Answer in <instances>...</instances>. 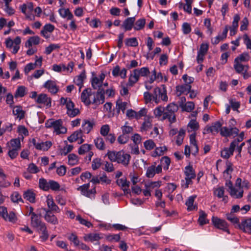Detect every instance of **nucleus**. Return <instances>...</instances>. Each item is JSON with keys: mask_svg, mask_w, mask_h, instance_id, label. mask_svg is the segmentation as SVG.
Listing matches in <instances>:
<instances>
[{"mask_svg": "<svg viewBox=\"0 0 251 251\" xmlns=\"http://www.w3.org/2000/svg\"><path fill=\"white\" fill-rule=\"evenodd\" d=\"M178 106L174 102L169 104L166 107L158 106L154 110L155 117L161 121L167 119L171 124L176 122L175 113Z\"/></svg>", "mask_w": 251, "mask_h": 251, "instance_id": "f257e3e1", "label": "nucleus"}, {"mask_svg": "<svg viewBox=\"0 0 251 251\" xmlns=\"http://www.w3.org/2000/svg\"><path fill=\"white\" fill-rule=\"evenodd\" d=\"M150 73L148 67L134 69L133 71V74H131L129 77L128 85L132 86L134 84L139 80L140 76H147Z\"/></svg>", "mask_w": 251, "mask_h": 251, "instance_id": "f03ea898", "label": "nucleus"}, {"mask_svg": "<svg viewBox=\"0 0 251 251\" xmlns=\"http://www.w3.org/2000/svg\"><path fill=\"white\" fill-rule=\"evenodd\" d=\"M60 104L65 105L67 109V114L70 117H74L80 113L79 110L75 108V103L69 98L62 97L60 100Z\"/></svg>", "mask_w": 251, "mask_h": 251, "instance_id": "7ed1b4c3", "label": "nucleus"}, {"mask_svg": "<svg viewBox=\"0 0 251 251\" xmlns=\"http://www.w3.org/2000/svg\"><path fill=\"white\" fill-rule=\"evenodd\" d=\"M161 88L158 87H155L153 92L152 96L153 97V101L155 103H158L159 99L164 101L168 100V96L167 95L166 87L165 85H161Z\"/></svg>", "mask_w": 251, "mask_h": 251, "instance_id": "20e7f679", "label": "nucleus"}, {"mask_svg": "<svg viewBox=\"0 0 251 251\" xmlns=\"http://www.w3.org/2000/svg\"><path fill=\"white\" fill-rule=\"evenodd\" d=\"M211 222L216 228L226 232L229 234L230 233L228 228V224L225 220L213 216Z\"/></svg>", "mask_w": 251, "mask_h": 251, "instance_id": "39448f33", "label": "nucleus"}, {"mask_svg": "<svg viewBox=\"0 0 251 251\" xmlns=\"http://www.w3.org/2000/svg\"><path fill=\"white\" fill-rule=\"evenodd\" d=\"M225 185L227 187H228V191L232 197L236 199H240L243 197V190H238L237 189L234 188L233 186L232 183L230 180H226Z\"/></svg>", "mask_w": 251, "mask_h": 251, "instance_id": "423d86ee", "label": "nucleus"}, {"mask_svg": "<svg viewBox=\"0 0 251 251\" xmlns=\"http://www.w3.org/2000/svg\"><path fill=\"white\" fill-rule=\"evenodd\" d=\"M117 155L116 162L119 164H122L125 166H127L131 158L130 155L125 153L123 151H118Z\"/></svg>", "mask_w": 251, "mask_h": 251, "instance_id": "0eeeda50", "label": "nucleus"}, {"mask_svg": "<svg viewBox=\"0 0 251 251\" xmlns=\"http://www.w3.org/2000/svg\"><path fill=\"white\" fill-rule=\"evenodd\" d=\"M105 75L103 73H101L99 77L96 76H93L92 77L91 82L92 87L94 89H99V88H102V83L104 79Z\"/></svg>", "mask_w": 251, "mask_h": 251, "instance_id": "6e6552de", "label": "nucleus"}, {"mask_svg": "<svg viewBox=\"0 0 251 251\" xmlns=\"http://www.w3.org/2000/svg\"><path fill=\"white\" fill-rule=\"evenodd\" d=\"M41 217V214H38L37 213H35L32 216L30 217V224L33 227L38 229L41 226L46 224L44 222L42 221Z\"/></svg>", "mask_w": 251, "mask_h": 251, "instance_id": "1a4fd4ad", "label": "nucleus"}, {"mask_svg": "<svg viewBox=\"0 0 251 251\" xmlns=\"http://www.w3.org/2000/svg\"><path fill=\"white\" fill-rule=\"evenodd\" d=\"M36 103L38 104H43L48 107H50L51 104V99L48 97L46 94H39L35 100Z\"/></svg>", "mask_w": 251, "mask_h": 251, "instance_id": "9d476101", "label": "nucleus"}, {"mask_svg": "<svg viewBox=\"0 0 251 251\" xmlns=\"http://www.w3.org/2000/svg\"><path fill=\"white\" fill-rule=\"evenodd\" d=\"M105 90L103 88H99L94 97L92 103L102 104L105 100Z\"/></svg>", "mask_w": 251, "mask_h": 251, "instance_id": "9b49d317", "label": "nucleus"}, {"mask_svg": "<svg viewBox=\"0 0 251 251\" xmlns=\"http://www.w3.org/2000/svg\"><path fill=\"white\" fill-rule=\"evenodd\" d=\"M48 208H43L42 209L44 211L49 210L52 212L58 213L60 212L59 207L55 203L52 198H48L46 201Z\"/></svg>", "mask_w": 251, "mask_h": 251, "instance_id": "f8f14e48", "label": "nucleus"}, {"mask_svg": "<svg viewBox=\"0 0 251 251\" xmlns=\"http://www.w3.org/2000/svg\"><path fill=\"white\" fill-rule=\"evenodd\" d=\"M92 90L91 88L85 89L81 94L80 99L86 105H89L92 102L90 100V97L92 95Z\"/></svg>", "mask_w": 251, "mask_h": 251, "instance_id": "ddd939ff", "label": "nucleus"}, {"mask_svg": "<svg viewBox=\"0 0 251 251\" xmlns=\"http://www.w3.org/2000/svg\"><path fill=\"white\" fill-rule=\"evenodd\" d=\"M43 87L48 90L52 94H56L59 91V88L56 82L51 80H48L43 85Z\"/></svg>", "mask_w": 251, "mask_h": 251, "instance_id": "4468645a", "label": "nucleus"}, {"mask_svg": "<svg viewBox=\"0 0 251 251\" xmlns=\"http://www.w3.org/2000/svg\"><path fill=\"white\" fill-rule=\"evenodd\" d=\"M192 88L191 85L183 84L177 85L176 87V94L177 97H180L181 95H187Z\"/></svg>", "mask_w": 251, "mask_h": 251, "instance_id": "2eb2a0df", "label": "nucleus"}, {"mask_svg": "<svg viewBox=\"0 0 251 251\" xmlns=\"http://www.w3.org/2000/svg\"><path fill=\"white\" fill-rule=\"evenodd\" d=\"M45 212V214L44 218L47 222L53 225H56L58 224V219L53 214L54 212H50L49 210Z\"/></svg>", "mask_w": 251, "mask_h": 251, "instance_id": "dca6fc26", "label": "nucleus"}, {"mask_svg": "<svg viewBox=\"0 0 251 251\" xmlns=\"http://www.w3.org/2000/svg\"><path fill=\"white\" fill-rule=\"evenodd\" d=\"M2 216L6 221H8L13 223H16L17 221V217L15 213L13 211H10L8 213L6 208L3 209Z\"/></svg>", "mask_w": 251, "mask_h": 251, "instance_id": "f3484780", "label": "nucleus"}, {"mask_svg": "<svg viewBox=\"0 0 251 251\" xmlns=\"http://www.w3.org/2000/svg\"><path fill=\"white\" fill-rule=\"evenodd\" d=\"M239 228L244 232L251 234V218H248L241 222L238 225Z\"/></svg>", "mask_w": 251, "mask_h": 251, "instance_id": "a211bd4d", "label": "nucleus"}, {"mask_svg": "<svg viewBox=\"0 0 251 251\" xmlns=\"http://www.w3.org/2000/svg\"><path fill=\"white\" fill-rule=\"evenodd\" d=\"M52 127L57 134L65 133L67 130L66 127L62 126V121L61 119L54 121Z\"/></svg>", "mask_w": 251, "mask_h": 251, "instance_id": "6ab92c4d", "label": "nucleus"}, {"mask_svg": "<svg viewBox=\"0 0 251 251\" xmlns=\"http://www.w3.org/2000/svg\"><path fill=\"white\" fill-rule=\"evenodd\" d=\"M95 123L93 120L92 121L88 120H84L82 125V132H84L86 134H88L93 129Z\"/></svg>", "mask_w": 251, "mask_h": 251, "instance_id": "aec40b11", "label": "nucleus"}, {"mask_svg": "<svg viewBox=\"0 0 251 251\" xmlns=\"http://www.w3.org/2000/svg\"><path fill=\"white\" fill-rule=\"evenodd\" d=\"M135 21V17L127 18L124 21L122 27L124 28L125 31H129L132 28Z\"/></svg>", "mask_w": 251, "mask_h": 251, "instance_id": "412c9836", "label": "nucleus"}, {"mask_svg": "<svg viewBox=\"0 0 251 251\" xmlns=\"http://www.w3.org/2000/svg\"><path fill=\"white\" fill-rule=\"evenodd\" d=\"M223 123L220 121H216L212 123V126L208 127L207 129V132H211L213 134L218 133L222 128Z\"/></svg>", "mask_w": 251, "mask_h": 251, "instance_id": "4be33fe9", "label": "nucleus"}, {"mask_svg": "<svg viewBox=\"0 0 251 251\" xmlns=\"http://www.w3.org/2000/svg\"><path fill=\"white\" fill-rule=\"evenodd\" d=\"M196 197V195L191 196L189 197L186 201L185 205L187 206V210L188 211L197 209V206L196 205H194V202Z\"/></svg>", "mask_w": 251, "mask_h": 251, "instance_id": "5701e85b", "label": "nucleus"}, {"mask_svg": "<svg viewBox=\"0 0 251 251\" xmlns=\"http://www.w3.org/2000/svg\"><path fill=\"white\" fill-rule=\"evenodd\" d=\"M35 196L36 194L32 189H28L23 194L24 198L31 203L35 202Z\"/></svg>", "mask_w": 251, "mask_h": 251, "instance_id": "b1692460", "label": "nucleus"}, {"mask_svg": "<svg viewBox=\"0 0 251 251\" xmlns=\"http://www.w3.org/2000/svg\"><path fill=\"white\" fill-rule=\"evenodd\" d=\"M13 114L16 116V118L21 120L25 118V111L23 110L22 106H16L13 108Z\"/></svg>", "mask_w": 251, "mask_h": 251, "instance_id": "393cba45", "label": "nucleus"}, {"mask_svg": "<svg viewBox=\"0 0 251 251\" xmlns=\"http://www.w3.org/2000/svg\"><path fill=\"white\" fill-rule=\"evenodd\" d=\"M235 149L230 145L229 148H225L221 151V156L225 159H228L233 155Z\"/></svg>", "mask_w": 251, "mask_h": 251, "instance_id": "a878e982", "label": "nucleus"}, {"mask_svg": "<svg viewBox=\"0 0 251 251\" xmlns=\"http://www.w3.org/2000/svg\"><path fill=\"white\" fill-rule=\"evenodd\" d=\"M184 174L187 177L194 178L196 176L195 170L193 168V166L189 164V165L185 167Z\"/></svg>", "mask_w": 251, "mask_h": 251, "instance_id": "bb28decb", "label": "nucleus"}, {"mask_svg": "<svg viewBox=\"0 0 251 251\" xmlns=\"http://www.w3.org/2000/svg\"><path fill=\"white\" fill-rule=\"evenodd\" d=\"M37 230L38 232H42V235H40V238L43 242H45L48 240L49 238V234L48 232L46 224L37 229Z\"/></svg>", "mask_w": 251, "mask_h": 251, "instance_id": "cd10ccee", "label": "nucleus"}, {"mask_svg": "<svg viewBox=\"0 0 251 251\" xmlns=\"http://www.w3.org/2000/svg\"><path fill=\"white\" fill-rule=\"evenodd\" d=\"M58 12L62 18H67L68 20H72L74 18L73 14L68 8H60L58 10Z\"/></svg>", "mask_w": 251, "mask_h": 251, "instance_id": "c85d7f7f", "label": "nucleus"}, {"mask_svg": "<svg viewBox=\"0 0 251 251\" xmlns=\"http://www.w3.org/2000/svg\"><path fill=\"white\" fill-rule=\"evenodd\" d=\"M100 235L99 233H90L84 236V240L85 241H90L91 242L98 241L102 238Z\"/></svg>", "mask_w": 251, "mask_h": 251, "instance_id": "c756f323", "label": "nucleus"}, {"mask_svg": "<svg viewBox=\"0 0 251 251\" xmlns=\"http://www.w3.org/2000/svg\"><path fill=\"white\" fill-rule=\"evenodd\" d=\"M94 143L96 147L99 150L103 151L105 149V144L103 139L101 137H98L94 139Z\"/></svg>", "mask_w": 251, "mask_h": 251, "instance_id": "7c9ffc66", "label": "nucleus"}, {"mask_svg": "<svg viewBox=\"0 0 251 251\" xmlns=\"http://www.w3.org/2000/svg\"><path fill=\"white\" fill-rule=\"evenodd\" d=\"M85 78V72H82L79 75L77 76L74 79V82L76 84V85L79 86V91H80L81 87L83 85V81Z\"/></svg>", "mask_w": 251, "mask_h": 251, "instance_id": "2f4dec72", "label": "nucleus"}, {"mask_svg": "<svg viewBox=\"0 0 251 251\" xmlns=\"http://www.w3.org/2000/svg\"><path fill=\"white\" fill-rule=\"evenodd\" d=\"M40 38L38 36L31 37L26 42L25 46L27 48H30L32 45H38L40 43Z\"/></svg>", "mask_w": 251, "mask_h": 251, "instance_id": "473e14b6", "label": "nucleus"}, {"mask_svg": "<svg viewBox=\"0 0 251 251\" xmlns=\"http://www.w3.org/2000/svg\"><path fill=\"white\" fill-rule=\"evenodd\" d=\"M127 102H122L121 100H119L116 101V108L117 110V113L118 115L120 114V110H121L123 113H125V110L126 108Z\"/></svg>", "mask_w": 251, "mask_h": 251, "instance_id": "72a5a7b5", "label": "nucleus"}, {"mask_svg": "<svg viewBox=\"0 0 251 251\" xmlns=\"http://www.w3.org/2000/svg\"><path fill=\"white\" fill-rule=\"evenodd\" d=\"M82 137V130L79 129L75 131L72 134L68 137V141L71 142H74Z\"/></svg>", "mask_w": 251, "mask_h": 251, "instance_id": "f704fd0d", "label": "nucleus"}, {"mask_svg": "<svg viewBox=\"0 0 251 251\" xmlns=\"http://www.w3.org/2000/svg\"><path fill=\"white\" fill-rule=\"evenodd\" d=\"M250 60V55L248 52H243L236 57L234 62H239L241 63L242 62H247Z\"/></svg>", "mask_w": 251, "mask_h": 251, "instance_id": "c9c22d12", "label": "nucleus"}, {"mask_svg": "<svg viewBox=\"0 0 251 251\" xmlns=\"http://www.w3.org/2000/svg\"><path fill=\"white\" fill-rule=\"evenodd\" d=\"M207 215L204 211L201 210L200 211V216L198 219V222L201 226H203L208 223L209 221L206 219Z\"/></svg>", "mask_w": 251, "mask_h": 251, "instance_id": "e433bc0d", "label": "nucleus"}, {"mask_svg": "<svg viewBox=\"0 0 251 251\" xmlns=\"http://www.w3.org/2000/svg\"><path fill=\"white\" fill-rule=\"evenodd\" d=\"M185 135V130L181 128L178 131V135L176 136V144L177 145L180 146L182 144Z\"/></svg>", "mask_w": 251, "mask_h": 251, "instance_id": "4c0bfd02", "label": "nucleus"}, {"mask_svg": "<svg viewBox=\"0 0 251 251\" xmlns=\"http://www.w3.org/2000/svg\"><path fill=\"white\" fill-rule=\"evenodd\" d=\"M146 24V19L144 18H141L138 20L134 24V29L135 30H140L143 29Z\"/></svg>", "mask_w": 251, "mask_h": 251, "instance_id": "58836bf2", "label": "nucleus"}, {"mask_svg": "<svg viewBox=\"0 0 251 251\" xmlns=\"http://www.w3.org/2000/svg\"><path fill=\"white\" fill-rule=\"evenodd\" d=\"M39 187L41 189L45 191H49V181L45 178H40L39 180Z\"/></svg>", "mask_w": 251, "mask_h": 251, "instance_id": "ea45409f", "label": "nucleus"}, {"mask_svg": "<svg viewBox=\"0 0 251 251\" xmlns=\"http://www.w3.org/2000/svg\"><path fill=\"white\" fill-rule=\"evenodd\" d=\"M92 145L88 144L82 145L78 149V152L80 155L84 154L91 150Z\"/></svg>", "mask_w": 251, "mask_h": 251, "instance_id": "a19ab883", "label": "nucleus"}, {"mask_svg": "<svg viewBox=\"0 0 251 251\" xmlns=\"http://www.w3.org/2000/svg\"><path fill=\"white\" fill-rule=\"evenodd\" d=\"M60 185L59 183L53 180H49V190L51 189L52 191H56L60 189Z\"/></svg>", "mask_w": 251, "mask_h": 251, "instance_id": "79ce46f5", "label": "nucleus"}, {"mask_svg": "<svg viewBox=\"0 0 251 251\" xmlns=\"http://www.w3.org/2000/svg\"><path fill=\"white\" fill-rule=\"evenodd\" d=\"M68 164L71 166H74L78 162V156L74 153L70 154L68 156Z\"/></svg>", "mask_w": 251, "mask_h": 251, "instance_id": "37998d69", "label": "nucleus"}, {"mask_svg": "<svg viewBox=\"0 0 251 251\" xmlns=\"http://www.w3.org/2000/svg\"><path fill=\"white\" fill-rule=\"evenodd\" d=\"M11 200L13 202L19 203V202H22L24 203V201L23 200L21 196L18 192H13L11 196Z\"/></svg>", "mask_w": 251, "mask_h": 251, "instance_id": "c03bdc74", "label": "nucleus"}, {"mask_svg": "<svg viewBox=\"0 0 251 251\" xmlns=\"http://www.w3.org/2000/svg\"><path fill=\"white\" fill-rule=\"evenodd\" d=\"M167 150L166 146L160 147L155 148V151L152 153V156H161L163 155L165 151Z\"/></svg>", "mask_w": 251, "mask_h": 251, "instance_id": "a18cd8bd", "label": "nucleus"}, {"mask_svg": "<svg viewBox=\"0 0 251 251\" xmlns=\"http://www.w3.org/2000/svg\"><path fill=\"white\" fill-rule=\"evenodd\" d=\"M125 44L127 47H137L138 45V42L136 38L133 37L126 39Z\"/></svg>", "mask_w": 251, "mask_h": 251, "instance_id": "49530a36", "label": "nucleus"}, {"mask_svg": "<svg viewBox=\"0 0 251 251\" xmlns=\"http://www.w3.org/2000/svg\"><path fill=\"white\" fill-rule=\"evenodd\" d=\"M233 68L237 73L241 74L244 72L245 66L242 64L239 63V62L234 61Z\"/></svg>", "mask_w": 251, "mask_h": 251, "instance_id": "de8ad7c7", "label": "nucleus"}, {"mask_svg": "<svg viewBox=\"0 0 251 251\" xmlns=\"http://www.w3.org/2000/svg\"><path fill=\"white\" fill-rule=\"evenodd\" d=\"M11 147L12 149H16L20 150L21 149V142L19 138L12 139L10 141Z\"/></svg>", "mask_w": 251, "mask_h": 251, "instance_id": "09e8293b", "label": "nucleus"}, {"mask_svg": "<svg viewBox=\"0 0 251 251\" xmlns=\"http://www.w3.org/2000/svg\"><path fill=\"white\" fill-rule=\"evenodd\" d=\"M60 48L59 44H51L46 48L45 53L47 55L50 54L51 52L56 49H58Z\"/></svg>", "mask_w": 251, "mask_h": 251, "instance_id": "8fccbe9b", "label": "nucleus"}, {"mask_svg": "<svg viewBox=\"0 0 251 251\" xmlns=\"http://www.w3.org/2000/svg\"><path fill=\"white\" fill-rule=\"evenodd\" d=\"M155 166L154 165H152L148 168L146 175L147 177L152 178L156 174L155 172Z\"/></svg>", "mask_w": 251, "mask_h": 251, "instance_id": "3c124183", "label": "nucleus"}, {"mask_svg": "<svg viewBox=\"0 0 251 251\" xmlns=\"http://www.w3.org/2000/svg\"><path fill=\"white\" fill-rule=\"evenodd\" d=\"M226 219L229 221L231 223L235 224L239 223V219L235 216L232 213H227L226 214Z\"/></svg>", "mask_w": 251, "mask_h": 251, "instance_id": "603ef678", "label": "nucleus"}, {"mask_svg": "<svg viewBox=\"0 0 251 251\" xmlns=\"http://www.w3.org/2000/svg\"><path fill=\"white\" fill-rule=\"evenodd\" d=\"M194 103L192 101H188L183 105L182 108L183 110L190 112L194 109Z\"/></svg>", "mask_w": 251, "mask_h": 251, "instance_id": "864d4df0", "label": "nucleus"}, {"mask_svg": "<svg viewBox=\"0 0 251 251\" xmlns=\"http://www.w3.org/2000/svg\"><path fill=\"white\" fill-rule=\"evenodd\" d=\"M161 165H165L164 166L163 168L164 170H168L169 166L171 163V160L170 158L167 156H163L161 159Z\"/></svg>", "mask_w": 251, "mask_h": 251, "instance_id": "5fc2aeb1", "label": "nucleus"}, {"mask_svg": "<svg viewBox=\"0 0 251 251\" xmlns=\"http://www.w3.org/2000/svg\"><path fill=\"white\" fill-rule=\"evenodd\" d=\"M144 147L147 150H151L155 147V144L151 139L146 141L144 143Z\"/></svg>", "mask_w": 251, "mask_h": 251, "instance_id": "6e6d98bb", "label": "nucleus"}, {"mask_svg": "<svg viewBox=\"0 0 251 251\" xmlns=\"http://www.w3.org/2000/svg\"><path fill=\"white\" fill-rule=\"evenodd\" d=\"M25 86H19L15 94V97H23L25 95Z\"/></svg>", "mask_w": 251, "mask_h": 251, "instance_id": "4d7b16f0", "label": "nucleus"}, {"mask_svg": "<svg viewBox=\"0 0 251 251\" xmlns=\"http://www.w3.org/2000/svg\"><path fill=\"white\" fill-rule=\"evenodd\" d=\"M121 239L119 234H109L106 236V239L109 242H119Z\"/></svg>", "mask_w": 251, "mask_h": 251, "instance_id": "13d9d810", "label": "nucleus"}, {"mask_svg": "<svg viewBox=\"0 0 251 251\" xmlns=\"http://www.w3.org/2000/svg\"><path fill=\"white\" fill-rule=\"evenodd\" d=\"M161 181H151L145 184V187H148L151 191L155 188L160 186Z\"/></svg>", "mask_w": 251, "mask_h": 251, "instance_id": "bf43d9fd", "label": "nucleus"}, {"mask_svg": "<svg viewBox=\"0 0 251 251\" xmlns=\"http://www.w3.org/2000/svg\"><path fill=\"white\" fill-rule=\"evenodd\" d=\"M27 171L29 173L36 174L40 171V170L35 164L32 163L29 164Z\"/></svg>", "mask_w": 251, "mask_h": 251, "instance_id": "052dcab7", "label": "nucleus"}, {"mask_svg": "<svg viewBox=\"0 0 251 251\" xmlns=\"http://www.w3.org/2000/svg\"><path fill=\"white\" fill-rule=\"evenodd\" d=\"M68 239L72 242L76 247L79 245L80 241L77 236L74 233H72L68 237Z\"/></svg>", "mask_w": 251, "mask_h": 251, "instance_id": "680f3d73", "label": "nucleus"}, {"mask_svg": "<svg viewBox=\"0 0 251 251\" xmlns=\"http://www.w3.org/2000/svg\"><path fill=\"white\" fill-rule=\"evenodd\" d=\"M101 165V160L100 158H96L92 161V168L93 170H96L99 169Z\"/></svg>", "mask_w": 251, "mask_h": 251, "instance_id": "e2e57ef3", "label": "nucleus"}, {"mask_svg": "<svg viewBox=\"0 0 251 251\" xmlns=\"http://www.w3.org/2000/svg\"><path fill=\"white\" fill-rule=\"evenodd\" d=\"M249 22L247 17H244L241 22L240 30L243 31L248 29Z\"/></svg>", "mask_w": 251, "mask_h": 251, "instance_id": "0e129e2a", "label": "nucleus"}, {"mask_svg": "<svg viewBox=\"0 0 251 251\" xmlns=\"http://www.w3.org/2000/svg\"><path fill=\"white\" fill-rule=\"evenodd\" d=\"M89 188L90 183H88L86 184H84L81 186H80L77 188V190L80 191L81 192V194L85 196L86 193L87 192V191L89 189Z\"/></svg>", "mask_w": 251, "mask_h": 251, "instance_id": "69168bd1", "label": "nucleus"}, {"mask_svg": "<svg viewBox=\"0 0 251 251\" xmlns=\"http://www.w3.org/2000/svg\"><path fill=\"white\" fill-rule=\"evenodd\" d=\"M182 30L184 34L187 35L191 31V27L190 24L188 23H184L182 25Z\"/></svg>", "mask_w": 251, "mask_h": 251, "instance_id": "338daca9", "label": "nucleus"}, {"mask_svg": "<svg viewBox=\"0 0 251 251\" xmlns=\"http://www.w3.org/2000/svg\"><path fill=\"white\" fill-rule=\"evenodd\" d=\"M225 190L224 187L217 188L214 192V195L219 198H222L224 196Z\"/></svg>", "mask_w": 251, "mask_h": 251, "instance_id": "774afa93", "label": "nucleus"}]
</instances>
